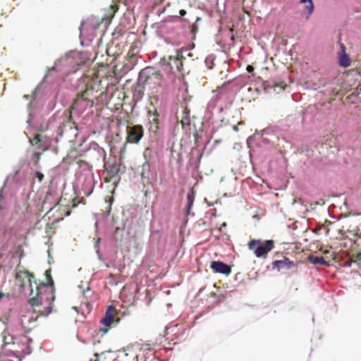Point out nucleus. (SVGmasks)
<instances>
[{
    "label": "nucleus",
    "instance_id": "f257e3e1",
    "mask_svg": "<svg viewBox=\"0 0 361 361\" xmlns=\"http://www.w3.org/2000/svg\"><path fill=\"white\" fill-rule=\"evenodd\" d=\"M57 95L48 87L39 84L33 91L31 101L27 105L28 119L27 123L31 126L33 122V117H35V113L42 106L46 105V110L51 111L56 105Z\"/></svg>",
    "mask_w": 361,
    "mask_h": 361
},
{
    "label": "nucleus",
    "instance_id": "f03ea898",
    "mask_svg": "<svg viewBox=\"0 0 361 361\" xmlns=\"http://www.w3.org/2000/svg\"><path fill=\"white\" fill-rule=\"evenodd\" d=\"M71 119L72 116L66 110H58L46 122L33 117V122L31 126L28 125V127L41 132L50 130L53 132L51 135L55 133L56 135L62 137L64 128L71 123Z\"/></svg>",
    "mask_w": 361,
    "mask_h": 361
},
{
    "label": "nucleus",
    "instance_id": "7ed1b4c3",
    "mask_svg": "<svg viewBox=\"0 0 361 361\" xmlns=\"http://www.w3.org/2000/svg\"><path fill=\"white\" fill-rule=\"evenodd\" d=\"M55 300L54 287L49 286L45 283H41L37 286V294L30 297L29 302L32 306H44L43 310L39 309L38 312L40 315L47 316L52 312V302Z\"/></svg>",
    "mask_w": 361,
    "mask_h": 361
},
{
    "label": "nucleus",
    "instance_id": "20e7f679",
    "mask_svg": "<svg viewBox=\"0 0 361 361\" xmlns=\"http://www.w3.org/2000/svg\"><path fill=\"white\" fill-rule=\"evenodd\" d=\"M55 300L54 287L49 286L45 283H41L37 286V294L30 297L29 302L32 306H44L43 310L39 309L38 312L40 315L47 316L52 312V302Z\"/></svg>",
    "mask_w": 361,
    "mask_h": 361
},
{
    "label": "nucleus",
    "instance_id": "39448f33",
    "mask_svg": "<svg viewBox=\"0 0 361 361\" xmlns=\"http://www.w3.org/2000/svg\"><path fill=\"white\" fill-rule=\"evenodd\" d=\"M80 170L75 173L73 190L75 193L90 196L94 190L95 180L92 167L85 163L80 166Z\"/></svg>",
    "mask_w": 361,
    "mask_h": 361
},
{
    "label": "nucleus",
    "instance_id": "423d86ee",
    "mask_svg": "<svg viewBox=\"0 0 361 361\" xmlns=\"http://www.w3.org/2000/svg\"><path fill=\"white\" fill-rule=\"evenodd\" d=\"M100 25L99 19L94 18L87 19L81 23L80 27V39L82 47H88L96 37L95 32Z\"/></svg>",
    "mask_w": 361,
    "mask_h": 361
},
{
    "label": "nucleus",
    "instance_id": "0eeeda50",
    "mask_svg": "<svg viewBox=\"0 0 361 361\" xmlns=\"http://www.w3.org/2000/svg\"><path fill=\"white\" fill-rule=\"evenodd\" d=\"M76 55L75 51H70L63 57L55 61L51 70H58L64 74L76 72L80 66V63L75 60Z\"/></svg>",
    "mask_w": 361,
    "mask_h": 361
},
{
    "label": "nucleus",
    "instance_id": "6e6552de",
    "mask_svg": "<svg viewBox=\"0 0 361 361\" xmlns=\"http://www.w3.org/2000/svg\"><path fill=\"white\" fill-rule=\"evenodd\" d=\"M224 97L223 92H221L218 94H216L212 97V99L209 101L207 104V109L205 110L204 116H203V122L208 124H213L214 123V110L218 107V113L221 114L223 111L224 106L219 105L218 106V102Z\"/></svg>",
    "mask_w": 361,
    "mask_h": 361
},
{
    "label": "nucleus",
    "instance_id": "1a4fd4ad",
    "mask_svg": "<svg viewBox=\"0 0 361 361\" xmlns=\"http://www.w3.org/2000/svg\"><path fill=\"white\" fill-rule=\"evenodd\" d=\"M246 142L249 148L256 146L259 148L269 149L274 146L275 140L270 137H266L264 134L256 130L252 135L247 138Z\"/></svg>",
    "mask_w": 361,
    "mask_h": 361
},
{
    "label": "nucleus",
    "instance_id": "9d476101",
    "mask_svg": "<svg viewBox=\"0 0 361 361\" xmlns=\"http://www.w3.org/2000/svg\"><path fill=\"white\" fill-rule=\"evenodd\" d=\"M274 240H267L263 244L260 240H252L248 243V247L253 250L257 257H266L268 252L272 250Z\"/></svg>",
    "mask_w": 361,
    "mask_h": 361
},
{
    "label": "nucleus",
    "instance_id": "9b49d317",
    "mask_svg": "<svg viewBox=\"0 0 361 361\" xmlns=\"http://www.w3.org/2000/svg\"><path fill=\"white\" fill-rule=\"evenodd\" d=\"M143 135L144 129L141 125L133 126L127 130V138L129 142L137 144L143 137Z\"/></svg>",
    "mask_w": 361,
    "mask_h": 361
},
{
    "label": "nucleus",
    "instance_id": "f8f14e48",
    "mask_svg": "<svg viewBox=\"0 0 361 361\" xmlns=\"http://www.w3.org/2000/svg\"><path fill=\"white\" fill-rule=\"evenodd\" d=\"M58 102L63 107L69 104L73 99V92L68 89L61 88L56 92Z\"/></svg>",
    "mask_w": 361,
    "mask_h": 361
},
{
    "label": "nucleus",
    "instance_id": "ddd939ff",
    "mask_svg": "<svg viewBox=\"0 0 361 361\" xmlns=\"http://www.w3.org/2000/svg\"><path fill=\"white\" fill-rule=\"evenodd\" d=\"M210 268L215 273L221 274L226 276H228L231 273V266L219 260L211 262Z\"/></svg>",
    "mask_w": 361,
    "mask_h": 361
},
{
    "label": "nucleus",
    "instance_id": "4468645a",
    "mask_svg": "<svg viewBox=\"0 0 361 361\" xmlns=\"http://www.w3.org/2000/svg\"><path fill=\"white\" fill-rule=\"evenodd\" d=\"M16 345H19L18 343H16L14 341L12 342H8L6 341V338L4 339V343L1 346V349L4 347V353L3 355L4 357H18V350L16 348Z\"/></svg>",
    "mask_w": 361,
    "mask_h": 361
},
{
    "label": "nucleus",
    "instance_id": "2eb2a0df",
    "mask_svg": "<svg viewBox=\"0 0 361 361\" xmlns=\"http://www.w3.org/2000/svg\"><path fill=\"white\" fill-rule=\"evenodd\" d=\"M116 307L113 305L107 307L104 317L101 319L100 323L104 326H110L115 320L114 311Z\"/></svg>",
    "mask_w": 361,
    "mask_h": 361
},
{
    "label": "nucleus",
    "instance_id": "dca6fc26",
    "mask_svg": "<svg viewBox=\"0 0 361 361\" xmlns=\"http://www.w3.org/2000/svg\"><path fill=\"white\" fill-rule=\"evenodd\" d=\"M295 266V263L286 257H285L283 259L275 260L272 262V268L274 269H276L279 271L281 269L289 270L293 268Z\"/></svg>",
    "mask_w": 361,
    "mask_h": 361
},
{
    "label": "nucleus",
    "instance_id": "f3484780",
    "mask_svg": "<svg viewBox=\"0 0 361 361\" xmlns=\"http://www.w3.org/2000/svg\"><path fill=\"white\" fill-rule=\"evenodd\" d=\"M183 49L178 51L177 55L176 56H170L169 59L172 63H171V68L176 67L177 71L179 73H181V71L183 69V64L181 61L182 59H185V57L182 55Z\"/></svg>",
    "mask_w": 361,
    "mask_h": 361
},
{
    "label": "nucleus",
    "instance_id": "a211bd4d",
    "mask_svg": "<svg viewBox=\"0 0 361 361\" xmlns=\"http://www.w3.org/2000/svg\"><path fill=\"white\" fill-rule=\"evenodd\" d=\"M259 132L262 133L265 136H269L270 138L274 139L276 141V140H279L280 128L276 126H269Z\"/></svg>",
    "mask_w": 361,
    "mask_h": 361
},
{
    "label": "nucleus",
    "instance_id": "6ab92c4d",
    "mask_svg": "<svg viewBox=\"0 0 361 361\" xmlns=\"http://www.w3.org/2000/svg\"><path fill=\"white\" fill-rule=\"evenodd\" d=\"M152 68L151 67H147L145 68L142 69L138 75V78L136 82L137 85L144 86L147 80L149 79L151 74Z\"/></svg>",
    "mask_w": 361,
    "mask_h": 361
},
{
    "label": "nucleus",
    "instance_id": "aec40b11",
    "mask_svg": "<svg viewBox=\"0 0 361 361\" xmlns=\"http://www.w3.org/2000/svg\"><path fill=\"white\" fill-rule=\"evenodd\" d=\"M84 152H88L93 151L96 152L99 157H102L105 154V152L102 147H101L96 142L92 141L89 143L88 147L85 149H82Z\"/></svg>",
    "mask_w": 361,
    "mask_h": 361
},
{
    "label": "nucleus",
    "instance_id": "412c9836",
    "mask_svg": "<svg viewBox=\"0 0 361 361\" xmlns=\"http://www.w3.org/2000/svg\"><path fill=\"white\" fill-rule=\"evenodd\" d=\"M308 260L314 265L320 264L322 266H329V262L326 260V259L323 256H315L314 255H310L308 257Z\"/></svg>",
    "mask_w": 361,
    "mask_h": 361
},
{
    "label": "nucleus",
    "instance_id": "4be33fe9",
    "mask_svg": "<svg viewBox=\"0 0 361 361\" xmlns=\"http://www.w3.org/2000/svg\"><path fill=\"white\" fill-rule=\"evenodd\" d=\"M195 200V192L192 189L190 190L187 194V204L185 208V214L189 215L190 214V210L192 207L193 203Z\"/></svg>",
    "mask_w": 361,
    "mask_h": 361
},
{
    "label": "nucleus",
    "instance_id": "5701e85b",
    "mask_svg": "<svg viewBox=\"0 0 361 361\" xmlns=\"http://www.w3.org/2000/svg\"><path fill=\"white\" fill-rule=\"evenodd\" d=\"M338 64L343 68L350 66V59L346 52H340L338 56Z\"/></svg>",
    "mask_w": 361,
    "mask_h": 361
},
{
    "label": "nucleus",
    "instance_id": "b1692460",
    "mask_svg": "<svg viewBox=\"0 0 361 361\" xmlns=\"http://www.w3.org/2000/svg\"><path fill=\"white\" fill-rule=\"evenodd\" d=\"M144 92L145 87L137 85V84H135L133 93V99L137 102H140L143 98Z\"/></svg>",
    "mask_w": 361,
    "mask_h": 361
},
{
    "label": "nucleus",
    "instance_id": "393cba45",
    "mask_svg": "<svg viewBox=\"0 0 361 361\" xmlns=\"http://www.w3.org/2000/svg\"><path fill=\"white\" fill-rule=\"evenodd\" d=\"M105 167L107 172L113 176L118 175L121 172V169L116 163H106Z\"/></svg>",
    "mask_w": 361,
    "mask_h": 361
},
{
    "label": "nucleus",
    "instance_id": "a878e982",
    "mask_svg": "<svg viewBox=\"0 0 361 361\" xmlns=\"http://www.w3.org/2000/svg\"><path fill=\"white\" fill-rule=\"evenodd\" d=\"M28 286H26L25 283H23L20 288L21 290V292L25 295L30 297L33 293V288L32 286L31 279H28Z\"/></svg>",
    "mask_w": 361,
    "mask_h": 361
},
{
    "label": "nucleus",
    "instance_id": "bb28decb",
    "mask_svg": "<svg viewBox=\"0 0 361 361\" xmlns=\"http://www.w3.org/2000/svg\"><path fill=\"white\" fill-rule=\"evenodd\" d=\"M46 137L43 136L41 134H37L32 139V140H30V142L35 145H37L40 148H46L47 147L44 145V139Z\"/></svg>",
    "mask_w": 361,
    "mask_h": 361
},
{
    "label": "nucleus",
    "instance_id": "cd10ccee",
    "mask_svg": "<svg viewBox=\"0 0 361 361\" xmlns=\"http://www.w3.org/2000/svg\"><path fill=\"white\" fill-rule=\"evenodd\" d=\"M300 3H303V4L307 3V4L305 5V10L307 13V16L306 17V19H308L310 16L314 11V6L313 1H312V0H300Z\"/></svg>",
    "mask_w": 361,
    "mask_h": 361
},
{
    "label": "nucleus",
    "instance_id": "c85d7f7f",
    "mask_svg": "<svg viewBox=\"0 0 361 361\" xmlns=\"http://www.w3.org/2000/svg\"><path fill=\"white\" fill-rule=\"evenodd\" d=\"M216 56L214 54H209L204 60V64L208 69H212L214 66Z\"/></svg>",
    "mask_w": 361,
    "mask_h": 361
},
{
    "label": "nucleus",
    "instance_id": "c756f323",
    "mask_svg": "<svg viewBox=\"0 0 361 361\" xmlns=\"http://www.w3.org/2000/svg\"><path fill=\"white\" fill-rule=\"evenodd\" d=\"M181 125L183 129L185 130V133H190V119L188 116H185L181 121Z\"/></svg>",
    "mask_w": 361,
    "mask_h": 361
},
{
    "label": "nucleus",
    "instance_id": "7c9ffc66",
    "mask_svg": "<svg viewBox=\"0 0 361 361\" xmlns=\"http://www.w3.org/2000/svg\"><path fill=\"white\" fill-rule=\"evenodd\" d=\"M149 163L148 161H145L142 166V173H141V176L142 178H146V177H148V176H147V173H149Z\"/></svg>",
    "mask_w": 361,
    "mask_h": 361
},
{
    "label": "nucleus",
    "instance_id": "2f4dec72",
    "mask_svg": "<svg viewBox=\"0 0 361 361\" xmlns=\"http://www.w3.org/2000/svg\"><path fill=\"white\" fill-rule=\"evenodd\" d=\"M198 31V27L196 24L192 25L190 30V39L195 40L196 39V34Z\"/></svg>",
    "mask_w": 361,
    "mask_h": 361
},
{
    "label": "nucleus",
    "instance_id": "473e14b6",
    "mask_svg": "<svg viewBox=\"0 0 361 361\" xmlns=\"http://www.w3.org/2000/svg\"><path fill=\"white\" fill-rule=\"evenodd\" d=\"M45 275L48 279V282L47 284H48L49 286H54V281L51 279L50 270H47L45 271Z\"/></svg>",
    "mask_w": 361,
    "mask_h": 361
},
{
    "label": "nucleus",
    "instance_id": "72a5a7b5",
    "mask_svg": "<svg viewBox=\"0 0 361 361\" xmlns=\"http://www.w3.org/2000/svg\"><path fill=\"white\" fill-rule=\"evenodd\" d=\"M35 177L38 179L39 182H42L44 178V174L40 171H36Z\"/></svg>",
    "mask_w": 361,
    "mask_h": 361
},
{
    "label": "nucleus",
    "instance_id": "f704fd0d",
    "mask_svg": "<svg viewBox=\"0 0 361 361\" xmlns=\"http://www.w3.org/2000/svg\"><path fill=\"white\" fill-rule=\"evenodd\" d=\"M100 240H101V239L99 238H98L97 240H96V242L94 243V248H95L96 252L98 255H99V244Z\"/></svg>",
    "mask_w": 361,
    "mask_h": 361
},
{
    "label": "nucleus",
    "instance_id": "c9c22d12",
    "mask_svg": "<svg viewBox=\"0 0 361 361\" xmlns=\"http://www.w3.org/2000/svg\"><path fill=\"white\" fill-rule=\"evenodd\" d=\"M194 137H195V143L197 145V146H199V143L202 138L199 136V135L197 134V132H195Z\"/></svg>",
    "mask_w": 361,
    "mask_h": 361
},
{
    "label": "nucleus",
    "instance_id": "e433bc0d",
    "mask_svg": "<svg viewBox=\"0 0 361 361\" xmlns=\"http://www.w3.org/2000/svg\"><path fill=\"white\" fill-rule=\"evenodd\" d=\"M322 228V226L321 224H318L317 227L312 229V231L314 233H318Z\"/></svg>",
    "mask_w": 361,
    "mask_h": 361
},
{
    "label": "nucleus",
    "instance_id": "4c0bfd02",
    "mask_svg": "<svg viewBox=\"0 0 361 361\" xmlns=\"http://www.w3.org/2000/svg\"><path fill=\"white\" fill-rule=\"evenodd\" d=\"M2 195L0 194V210H2L4 209H5L6 206H5V202L4 201H2Z\"/></svg>",
    "mask_w": 361,
    "mask_h": 361
},
{
    "label": "nucleus",
    "instance_id": "58836bf2",
    "mask_svg": "<svg viewBox=\"0 0 361 361\" xmlns=\"http://www.w3.org/2000/svg\"><path fill=\"white\" fill-rule=\"evenodd\" d=\"M107 327L108 326L100 328L99 331L102 332V336L109 331V329Z\"/></svg>",
    "mask_w": 361,
    "mask_h": 361
},
{
    "label": "nucleus",
    "instance_id": "ea45409f",
    "mask_svg": "<svg viewBox=\"0 0 361 361\" xmlns=\"http://www.w3.org/2000/svg\"><path fill=\"white\" fill-rule=\"evenodd\" d=\"M247 73H252L254 71V67L251 65H248L246 68Z\"/></svg>",
    "mask_w": 361,
    "mask_h": 361
},
{
    "label": "nucleus",
    "instance_id": "a19ab883",
    "mask_svg": "<svg viewBox=\"0 0 361 361\" xmlns=\"http://www.w3.org/2000/svg\"><path fill=\"white\" fill-rule=\"evenodd\" d=\"M195 48V44L192 43L190 45L188 46L185 49V51H189V50H191V49H193Z\"/></svg>",
    "mask_w": 361,
    "mask_h": 361
},
{
    "label": "nucleus",
    "instance_id": "79ce46f5",
    "mask_svg": "<svg viewBox=\"0 0 361 361\" xmlns=\"http://www.w3.org/2000/svg\"><path fill=\"white\" fill-rule=\"evenodd\" d=\"M160 64L161 66H171V63H168L164 59L160 61Z\"/></svg>",
    "mask_w": 361,
    "mask_h": 361
},
{
    "label": "nucleus",
    "instance_id": "37998d69",
    "mask_svg": "<svg viewBox=\"0 0 361 361\" xmlns=\"http://www.w3.org/2000/svg\"><path fill=\"white\" fill-rule=\"evenodd\" d=\"M111 204H112V202H110V203L107 206V207L109 208V210L106 211V216H108L109 215Z\"/></svg>",
    "mask_w": 361,
    "mask_h": 361
},
{
    "label": "nucleus",
    "instance_id": "c03bdc74",
    "mask_svg": "<svg viewBox=\"0 0 361 361\" xmlns=\"http://www.w3.org/2000/svg\"><path fill=\"white\" fill-rule=\"evenodd\" d=\"M180 16H184L186 14V11L184 9H180L179 11Z\"/></svg>",
    "mask_w": 361,
    "mask_h": 361
},
{
    "label": "nucleus",
    "instance_id": "a18cd8bd",
    "mask_svg": "<svg viewBox=\"0 0 361 361\" xmlns=\"http://www.w3.org/2000/svg\"><path fill=\"white\" fill-rule=\"evenodd\" d=\"M226 226H227L226 223H225V222H224V223H223V224L221 225L220 228H219V231L221 232V231H223V228H226Z\"/></svg>",
    "mask_w": 361,
    "mask_h": 361
},
{
    "label": "nucleus",
    "instance_id": "49530a36",
    "mask_svg": "<svg viewBox=\"0 0 361 361\" xmlns=\"http://www.w3.org/2000/svg\"><path fill=\"white\" fill-rule=\"evenodd\" d=\"M341 52H345V47L344 46L343 44H341Z\"/></svg>",
    "mask_w": 361,
    "mask_h": 361
},
{
    "label": "nucleus",
    "instance_id": "de8ad7c7",
    "mask_svg": "<svg viewBox=\"0 0 361 361\" xmlns=\"http://www.w3.org/2000/svg\"><path fill=\"white\" fill-rule=\"evenodd\" d=\"M90 290V288H87V289L86 290H84L83 291V294L85 297H87V293Z\"/></svg>",
    "mask_w": 361,
    "mask_h": 361
},
{
    "label": "nucleus",
    "instance_id": "09e8293b",
    "mask_svg": "<svg viewBox=\"0 0 361 361\" xmlns=\"http://www.w3.org/2000/svg\"><path fill=\"white\" fill-rule=\"evenodd\" d=\"M4 297V293L2 292H0V300L2 299Z\"/></svg>",
    "mask_w": 361,
    "mask_h": 361
},
{
    "label": "nucleus",
    "instance_id": "8fccbe9b",
    "mask_svg": "<svg viewBox=\"0 0 361 361\" xmlns=\"http://www.w3.org/2000/svg\"><path fill=\"white\" fill-rule=\"evenodd\" d=\"M34 157H36L37 159H39V156L37 153H34Z\"/></svg>",
    "mask_w": 361,
    "mask_h": 361
},
{
    "label": "nucleus",
    "instance_id": "3c124183",
    "mask_svg": "<svg viewBox=\"0 0 361 361\" xmlns=\"http://www.w3.org/2000/svg\"><path fill=\"white\" fill-rule=\"evenodd\" d=\"M233 128L234 130H238V127L236 126H233Z\"/></svg>",
    "mask_w": 361,
    "mask_h": 361
},
{
    "label": "nucleus",
    "instance_id": "603ef678",
    "mask_svg": "<svg viewBox=\"0 0 361 361\" xmlns=\"http://www.w3.org/2000/svg\"><path fill=\"white\" fill-rule=\"evenodd\" d=\"M216 295V294L215 293H212V296L214 297Z\"/></svg>",
    "mask_w": 361,
    "mask_h": 361
},
{
    "label": "nucleus",
    "instance_id": "864d4df0",
    "mask_svg": "<svg viewBox=\"0 0 361 361\" xmlns=\"http://www.w3.org/2000/svg\"><path fill=\"white\" fill-rule=\"evenodd\" d=\"M200 19L201 18L200 17H197V19H196V21H199V20H200Z\"/></svg>",
    "mask_w": 361,
    "mask_h": 361
},
{
    "label": "nucleus",
    "instance_id": "5fc2aeb1",
    "mask_svg": "<svg viewBox=\"0 0 361 361\" xmlns=\"http://www.w3.org/2000/svg\"><path fill=\"white\" fill-rule=\"evenodd\" d=\"M146 153H147V150L145 151L144 152V156L146 157Z\"/></svg>",
    "mask_w": 361,
    "mask_h": 361
},
{
    "label": "nucleus",
    "instance_id": "6e6d98bb",
    "mask_svg": "<svg viewBox=\"0 0 361 361\" xmlns=\"http://www.w3.org/2000/svg\"><path fill=\"white\" fill-rule=\"evenodd\" d=\"M163 350H164V351H166V352L169 350V349H167V348H164Z\"/></svg>",
    "mask_w": 361,
    "mask_h": 361
},
{
    "label": "nucleus",
    "instance_id": "4d7b16f0",
    "mask_svg": "<svg viewBox=\"0 0 361 361\" xmlns=\"http://www.w3.org/2000/svg\"><path fill=\"white\" fill-rule=\"evenodd\" d=\"M97 224H98V222L97 221V222L95 223V226H96V227H97Z\"/></svg>",
    "mask_w": 361,
    "mask_h": 361
},
{
    "label": "nucleus",
    "instance_id": "13d9d810",
    "mask_svg": "<svg viewBox=\"0 0 361 361\" xmlns=\"http://www.w3.org/2000/svg\"><path fill=\"white\" fill-rule=\"evenodd\" d=\"M113 361H120V360L118 359H114Z\"/></svg>",
    "mask_w": 361,
    "mask_h": 361
}]
</instances>
